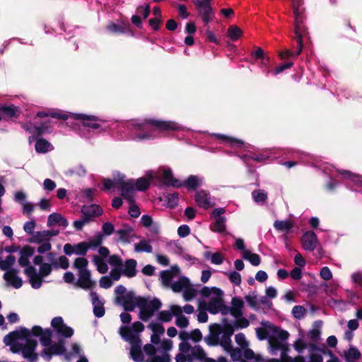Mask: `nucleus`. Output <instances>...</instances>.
<instances>
[{"mask_svg":"<svg viewBox=\"0 0 362 362\" xmlns=\"http://www.w3.org/2000/svg\"><path fill=\"white\" fill-rule=\"evenodd\" d=\"M130 354L132 358L136 362H142L144 361V354L141 347L131 346Z\"/></svg>","mask_w":362,"mask_h":362,"instance_id":"nucleus-39","label":"nucleus"},{"mask_svg":"<svg viewBox=\"0 0 362 362\" xmlns=\"http://www.w3.org/2000/svg\"><path fill=\"white\" fill-rule=\"evenodd\" d=\"M36 116L40 118L51 117L52 118L62 119V120H66L69 118V115L67 114L62 113L60 112L40 111V112H37Z\"/></svg>","mask_w":362,"mask_h":362,"instance_id":"nucleus-25","label":"nucleus"},{"mask_svg":"<svg viewBox=\"0 0 362 362\" xmlns=\"http://www.w3.org/2000/svg\"><path fill=\"white\" fill-rule=\"evenodd\" d=\"M193 4L206 25L213 20L214 11L211 4H204L199 0H193Z\"/></svg>","mask_w":362,"mask_h":362,"instance_id":"nucleus-3","label":"nucleus"},{"mask_svg":"<svg viewBox=\"0 0 362 362\" xmlns=\"http://www.w3.org/2000/svg\"><path fill=\"white\" fill-rule=\"evenodd\" d=\"M52 265L56 269L60 267L63 269H66L69 267V262L66 256L62 255L59 257L58 262H52Z\"/></svg>","mask_w":362,"mask_h":362,"instance_id":"nucleus-49","label":"nucleus"},{"mask_svg":"<svg viewBox=\"0 0 362 362\" xmlns=\"http://www.w3.org/2000/svg\"><path fill=\"white\" fill-rule=\"evenodd\" d=\"M189 286V280L185 276H181L178 281L171 285L173 291L175 293L180 292L182 289Z\"/></svg>","mask_w":362,"mask_h":362,"instance_id":"nucleus-28","label":"nucleus"},{"mask_svg":"<svg viewBox=\"0 0 362 362\" xmlns=\"http://www.w3.org/2000/svg\"><path fill=\"white\" fill-rule=\"evenodd\" d=\"M301 241L305 250L313 251L316 247L317 237L313 231H307L302 236Z\"/></svg>","mask_w":362,"mask_h":362,"instance_id":"nucleus-13","label":"nucleus"},{"mask_svg":"<svg viewBox=\"0 0 362 362\" xmlns=\"http://www.w3.org/2000/svg\"><path fill=\"white\" fill-rule=\"evenodd\" d=\"M73 118L77 120H81L82 124L84 127H90L93 129L100 128V124L98 123L100 119L94 115H87L85 114H74Z\"/></svg>","mask_w":362,"mask_h":362,"instance_id":"nucleus-7","label":"nucleus"},{"mask_svg":"<svg viewBox=\"0 0 362 362\" xmlns=\"http://www.w3.org/2000/svg\"><path fill=\"white\" fill-rule=\"evenodd\" d=\"M90 276V272L88 269L78 271V279L75 283V285L85 290L94 287L95 283L91 280Z\"/></svg>","mask_w":362,"mask_h":362,"instance_id":"nucleus-6","label":"nucleus"},{"mask_svg":"<svg viewBox=\"0 0 362 362\" xmlns=\"http://www.w3.org/2000/svg\"><path fill=\"white\" fill-rule=\"evenodd\" d=\"M134 297L132 293H127L125 296H117L116 301L123 305L126 311H133L135 309Z\"/></svg>","mask_w":362,"mask_h":362,"instance_id":"nucleus-17","label":"nucleus"},{"mask_svg":"<svg viewBox=\"0 0 362 362\" xmlns=\"http://www.w3.org/2000/svg\"><path fill=\"white\" fill-rule=\"evenodd\" d=\"M222 300V297L218 296L216 298L210 299L208 304L204 305L205 309L213 315L218 313L220 311Z\"/></svg>","mask_w":362,"mask_h":362,"instance_id":"nucleus-20","label":"nucleus"},{"mask_svg":"<svg viewBox=\"0 0 362 362\" xmlns=\"http://www.w3.org/2000/svg\"><path fill=\"white\" fill-rule=\"evenodd\" d=\"M134 127L143 132L136 135L135 139L139 141L154 139V132L163 133L180 129L179 124L175 122L156 119H145L142 122L135 123Z\"/></svg>","mask_w":362,"mask_h":362,"instance_id":"nucleus-1","label":"nucleus"},{"mask_svg":"<svg viewBox=\"0 0 362 362\" xmlns=\"http://www.w3.org/2000/svg\"><path fill=\"white\" fill-rule=\"evenodd\" d=\"M57 333L59 335L63 336L66 338H70L74 334V329L65 324L60 329H59Z\"/></svg>","mask_w":362,"mask_h":362,"instance_id":"nucleus-56","label":"nucleus"},{"mask_svg":"<svg viewBox=\"0 0 362 362\" xmlns=\"http://www.w3.org/2000/svg\"><path fill=\"white\" fill-rule=\"evenodd\" d=\"M148 327L150 328L154 334L156 333L157 334L162 335L165 332V328L160 323L151 322Z\"/></svg>","mask_w":362,"mask_h":362,"instance_id":"nucleus-58","label":"nucleus"},{"mask_svg":"<svg viewBox=\"0 0 362 362\" xmlns=\"http://www.w3.org/2000/svg\"><path fill=\"white\" fill-rule=\"evenodd\" d=\"M228 279L231 283L234 284L236 286H239L241 284V275L238 272H231L228 274Z\"/></svg>","mask_w":362,"mask_h":362,"instance_id":"nucleus-62","label":"nucleus"},{"mask_svg":"<svg viewBox=\"0 0 362 362\" xmlns=\"http://www.w3.org/2000/svg\"><path fill=\"white\" fill-rule=\"evenodd\" d=\"M196 295L197 291L194 288H192L190 284L189 286L185 287L183 293V297L186 301H189L192 300L196 296Z\"/></svg>","mask_w":362,"mask_h":362,"instance_id":"nucleus-54","label":"nucleus"},{"mask_svg":"<svg viewBox=\"0 0 362 362\" xmlns=\"http://www.w3.org/2000/svg\"><path fill=\"white\" fill-rule=\"evenodd\" d=\"M18 270L17 269H11L4 274V279L9 283L13 288L18 289L23 285L22 279L17 276Z\"/></svg>","mask_w":362,"mask_h":362,"instance_id":"nucleus-12","label":"nucleus"},{"mask_svg":"<svg viewBox=\"0 0 362 362\" xmlns=\"http://www.w3.org/2000/svg\"><path fill=\"white\" fill-rule=\"evenodd\" d=\"M295 18L294 21V34L293 39L296 40L298 49L292 52L290 49H285L279 52V57L281 60L288 59L291 57H298L302 52L303 47V38L308 35V28L304 23L305 17L298 7H295L293 10Z\"/></svg>","mask_w":362,"mask_h":362,"instance_id":"nucleus-2","label":"nucleus"},{"mask_svg":"<svg viewBox=\"0 0 362 362\" xmlns=\"http://www.w3.org/2000/svg\"><path fill=\"white\" fill-rule=\"evenodd\" d=\"M52 266H53L52 264H49L48 263L42 264L41 266L40 267V271H39L40 275L42 278L46 277L48 275H49L52 270Z\"/></svg>","mask_w":362,"mask_h":362,"instance_id":"nucleus-59","label":"nucleus"},{"mask_svg":"<svg viewBox=\"0 0 362 362\" xmlns=\"http://www.w3.org/2000/svg\"><path fill=\"white\" fill-rule=\"evenodd\" d=\"M202 181L196 175H189L185 181L181 182V187L188 190H195L201 185Z\"/></svg>","mask_w":362,"mask_h":362,"instance_id":"nucleus-21","label":"nucleus"},{"mask_svg":"<svg viewBox=\"0 0 362 362\" xmlns=\"http://www.w3.org/2000/svg\"><path fill=\"white\" fill-rule=\"evenodd\" d=\"M90 297L93 306V313L97 317H102L104 316L105 310L103 306V303L100 300L98 294L95 292L90 293Z\"/></svg>","mask_w":362,"mask_h":362,"instance_id":"nucleus-16","label":"nucleus"},{"mask_svg":"<svg viewBox=\"0 0 362 362\" xmlns=\"http://www.w3.org/2000/svg\"><path fill=\"white\" fill-rule=\"evenodd\" d=\"M0 114L2 119L9 121L18 118L21 114V110L13 104H0Z\"/></svg>","mask_w":362,"mask_h":362,"instance_id":"nucleus-4","label":"nucleus"},{"mask_svg":"<svg viewBox=\"0 0 362 362\" xmlns=\"http://www.w3.org/2000/svg\"><path fill=\"white\" fill-rule=\"evenodd\" d=\"M106 30L113 34H124L128 33L129 35L133 36L134 33L131 28L129 23H123L122 25L116 24L113 22H110L106 25Z\"/></svg>","mask_w":362,"mask_h":362,"instance_id":"nucleus-11","label":"nucleus"},{"mask_svg":"<svg viewBox=\"0 0 362 362\" xmlns=\"http://www.w3.org/2000/svg\"><path fill=\"white\" fill-rule=\"evenodd\" d=\"M136 11L137 13L142 15L143 18L146 19L148 17L151 13L150 4H146L145 6L140 5L137 6Z\"/></svg>","mask_w":362,"mask_h":362,"instance_id":"nucleus-57","label":"nucleus"},{"mask_svg":"<svg viewBox=\"0 0 362 362\" xmlns=\"http://www.w3.org/2000/svg\"><path fill=\"white\" fill-rule=\"evenodd\" d=\"M154 179H157L158 181L160 180V177L154 176L152 172H147L144 177L138 178L134 182L135 189L139 192L146 191L151 185V181Z\"/></svg>","mask_w":362,"mask_h":362,"instance_id":"nucleus-9","label":"nucleus"},{"mask_svg":"<svg viewBox=\"0 0 362 362\" xmlns=\"http://www.w3.org/2000/svg\"><path fill=\"white\" fill-rule=\"evenodd\" d=\"M242 257L243 259L249 261L252 265L258 266L261 263L260 256L257 253H252L250 250H245L243 252Z\"/></svg>","mask_w":362,"mask_h":362,"instance_id":"nucleus-27","label":"nucleus"},{"mask_svg":"<svg viewBox=\"0 0 362 362\" xmlns=\"http://www.w3.org/2000/svg\"><path fill=\"white\" fill-rule=\"evenodd\" d=\"M242 30L237 25H230L228 28L227 35L232 41L238 40L242 35Z\"/></svg>","mask_w":362,"mask_h":362,"instance_id":"nucleus-31","label":"nucleus"},{"mask_svg":"<svg viewBox=\"0 0 362 362\" xmlns=\"http://www.w3.org/2000/svg\"><path fill=\"white\" fill-rule=\"evenodd\" d=\"M103 240V234L101 233H97L92 239H90L86 243L89 245V248L96 247L100 246Z\"/></svg>","mask_w":362,"mask_h":362,"instance_id":"nucleus-48","label":"nucleus"},{"mask_svg":"<svg viewBox=\"0 0 362 362\" xmlns=\"http://www.w3.org/2000/svg\"><path fill=\"white\" fill-rule=\"evenodd\" d=\"M172 318V313L168 310H162L158 313V319L161 322H169Z\"/></svg>","mask_w":362,"mask_h":362,"instance_id":"nucleus-63","label":"nucleus"},{"mask_svg":"<svg viewBox=\"0 0 362 362\" xmlns=\"http://www.w3.org/2000/svg\"><path fill=\"white\" fill-rule=\"evenodd\" d=\"M81 212H85L90 216L91 218L98 217L103 214L102 208L96 204H91L90 206H83L81 210Z\"/></svg>","mask_w":362,"mask_h":362,"instance_id":"nucleus-24","label":"nucleus"},{"mask_svg":"<svg viewBox=\"0 0 362 362\" xmlns=\"http://www.w3.org/2000/svg\"><path fill=\"white\" fill-rule=\"evenodd\" d=\"M147 362H170V357L168 354L165 353L161 356H152Z\"/></svg>","mask_w":362,"mask_h":362,"instance_id":"nucleus-64","label":"nucleus"},{"mask_svg":"<svg viewBox=\"0 0 362 362\" xmlns=\"http://www.w3.org/2000/svg\"><path fill=\"white\" fill-rule=\"evenodd\" d=\"M252 198L257 203L265 202L267 199V194L264 190L255 189L252 192Z\"/></svg>","mask_w":362,"mask_h":362,"instance_id":"nucleus-43","label":"nucleus"},{"mask_svg":"<svg viewBox=\"0 0 362 362\" xmlns=\"http://www.w3.org/2000/svg\"><path fill=\"white\" fill-rule=\"evenodd\" d=\"M86 173L85 167L81 164L69 168L67 171V174H69L70 175H76L81 177L84 176Z\"/></svg>","mask_w":362,"mask_h":362,"instance_id":"nucleus-47","label":"nucleus"},{"mask_svg":"<svg viewBox=\"0 0 362 362\" xmlns=\"http://www.w3.org/2000/svg\"><path fill=\"white\" fill-rule=\"evenodd\" d=\"M262 324L265 327L272 328L271 323L269 321H267L265 322H262ZM272 331L277 339L284 341L287 339L289 337V334L287 331L281 329L276 326L272 327Z\"/></svg>","mask_w":362,"mask_h":362,"instance_id":"nucleus-23","label":"nucleus"},{"mask_svg":"<svg viewBox=\"0 0 362 362\" xmlns=\"http://www.w3.org/2000/svg\"><path fill=\"white\" fill-rule=\"evenodd\" d=\"M192 355L193 357L200 361H204L206 358V353L199 345H197L192 349Z\"/></svg>","mask_w":362,"mask_h":362,"instance_id":"nucleus-46","label":"nucleus"},{"mask_svg":"<svg viewBox=\"0 0 362 362\" xmlns=\"http://www.w3.org/2000/svg\"><path fill=\"white\" fill-rule=\"evenodd\" d=\"M15 262V256L9 255L6 257V259L0 262V269L6 272L12 269L11 267L14 264Z\"/></svg>","mask_w":362,"mask_h":362,"instance_id":"nucleus-37","label":"nucleus"},{"mask_svg":"<svg viewBox=\"0 0 362 362\" xmlns=\"http://www.w3.org/2000/svg\"><path fill=\"white\" fill-rule=\"evenodd\" d=\"M22 355L25 358L29 359L30 362H35L37 359V354L24 346L22 349Z\"/></svg>","mask_w":362,"mask_h":362,"instance_id":"nucleus-50","label":"nucleus"},{"mask_svg":"<svg viewBox=\"0 0 362 362\" xmlns=\"http://www.w3.org/2000/svg\"><path fill=\"white\" fill-rule=\"evenodd\" d=\"M50 144L45 139L40 138L35 142V151L40 153H45L49 151Z\"/></svg>","mask_w":362,"mask_h":362,"instance_id":"nucleus-32","label":"nucleus"},{"mask_svg":"<svg viewBox=\"0 0 362 362\" xmlns=\"http://www.w3.org/2000/svg\"><path fill=\"white\" fill-rule=\"evenodd\" d=\"M51 132V126L47 122H42L39 126H34L33 134L40 136L46 133Z\"/></svg>","mask_w":362,"mask_h":362,"instance_id":"nucleus-29","label":"nucleus"},{"mask_svg":"<svg viewBox=\"0 0 362 362\" xmlns=\"http://www.w3.org/2000/svg\"><path fill=\"white\" fill-rule=\"evenodd\" d=\"M108 262L115 268H122L123 266V261L122 258L117 255H112L110 256Z\"/></svg>","mask_w":362,"mask_h":362,"instance_id":"nucleus-53","label":"nucleus"},{"mask_svg":"<svg viewBox=\"0 0 362 362\" xmlns=\"http://www.w3.org/2000/svg\"><path fill=\"white\" fill-rule=\"evenodd\" d=\"M93 262L97 267V269L100 274H105L108 270V267L104 259L98 255L93 257Z\"/></svg>","mask_w":362,"mask_h":362,"instance_id":"nucleus-34","label":"nucleus"},{"mask_svg":"<svg viewBox=\"0 0 362 362\" xmlns=\"http://www.w3.org/2000/svg\"><path fill=\"white\" fill-rule=\"evenodd\" d=\"M89 249V245L86 242H81L76 245H72L66 243L64 245V252L66 255L71 256L72 254L85 256Z\"/></svg>","mask_w":362,"mask_h":362,"instance_id":"nucleus-5","label":"nucleus"},{"mask_svg":"<svg viewBox=\"0 0 362 362\" xmlns=\"http://www.w3.org/2000/svg\"><path fill=\"white\" fill-rule=\"evenodd\" d=\"M211 293L216 294L218 296H223V291L216 287L209 288L207 286H204L200 291V294L205 298L209 297Z\"/></svg>","mask_w":362,"mask_h":362,"instance_id":"nucleus-40","label":"nucleus"},{"mask_svg":"<svg viewBox=\"0 0 362 362\" xmlns=\"http://www.w3.org/2000/svg\"><path fill=\"white\" fill-rule=\"evenodd\" d=\"M306 313L305 308L302 305H295L292 309L293 317L298 320L302 319Z\"/></svg>","mask_w":362,"mask_h":362,"instance_id":"nucleus-52","label":"nucleus"},{"mask_svg":"<svg viewBox=\"0 0 362 362\" xmlns=\"http://www.w3.org/2000/svg\"><path fill=\"white\" fill-rule=\"evenodd\" d=\"M274 226L277 230L288 232L293 226L290 221H276Z\"/></svg>","mask_w":362,"mask_h":362,"instance_id":"nucleus-38","label":"nucleus"},{"mask_svg":"<svg viewBox=\"0 0 362 362\" xmlns=\"http://www.w3.org/2000/svg\"><path fill=\"white\" fill-rule=\"evenodd\" d=\"M45 230L37 231L33 234V236L30 238L28 241L30 243L40 244L42 242L48 241Z\"/></svg>","mask_w":362,"mask_h":362,"instance_id":"nucleus-30","label":"nucleus"},{"mask_svg":"<svg viewBox=\"0 0 362 362\" xmlns=\"http://www.w3.org/2000/svg\"><path fill=\"white\" fill-rule=\"evenodd\" d=\"M121 196L127 201L129 204L135 203L134 200V180H127L124 185L120 187Z\"/></svg>","mask_w":362,"mask_h":362,"instance_id":"nucleus-10","label":"nucleus"},{"mask_svg":"<svg viewBox=\"0 0 362 362\" xmlns=\"http://www.w3.org/2000/svg\"><path fill=\"white\" fill-rule=\"evenodd\" d=\"M134 250L136 252H145L151 253L153 250V247L147 240H141L139 243L134 245Z\"/></svg>","mask_w":362,"mask_h":362,"instance_id":"nucleus-33","label":"nucleus"},{"mask_svg":"<svg viewBox=\"0 0 362 362\" xmlns=\"http://www.w3.org/2000/svg\"><path fill=\"white\" fill-rule=\"evenodd\" d=\"M226 221V218H218L215 219L214 223L210 225L211 230L218 233H224L226 229V226L225 224Z\"/></svg>","mask_w":362,"mask_h":362,"instance_id":"nucleus-26","label":"nucleus"},{"mask_svg":"<svg viewBox=\"0 0 362 362\" xmlns=\"http://www.w3.org/2000/svg\"><path fill=\"white\" fill-rule=\"evenodd\" d=\"M161 179L163 180L162 183L165 186H170L176 188L181 187V181L174 177L170 168H166L163 170Z\"/></svg>","mask_w":362,"mask_h":362,"instance_id":"nucleus-14","label":"nucleus"},{"mask_svg":"<svg viewBox=\"0 0 362 362\" xmlns=\"http://www.w3.org/2000/svg\"><path fill=\"white\" fill-rule=\"evenodd\" d=\"M49 346L54 355H62L66 351L63 340H59L58 342L54 343L52 345L51 344Z\"/></svg>","mask_w":362,"mask_h":362,"instance_id":"nucleus-42","label":"nucleus"},{"mask_svg":"<svg viewBox=\"0 0 362 362\" xmlns=\"http://www.w3.org/2000/svg\"><path fill=\"white\" fill-rule=\"evenodd\" d=\"M168 206L173 209L177 206L179 202V194L177 192L168 194L165 197Z\"/></svg>","mask_w":362,"mask_h":362,"instance_id":"nucleus-45","label":"nucleus"},{"mask_svg":"<svg viewBox=\"0 0 362 362\" xmlns=\"http://www.w3.org/2000/svg\"><path fill=\"white\" fill-rule=\"evenodd\" d=\"M125 175L124 174H122L119 172L115 173L113 174V182L115 184V185L122 187L125 184L127 181L124 180Z\"/></svg>","mask_w":362,"mask_h":362,"instance_id":"nucleus-61","label":"nucleus"},{"mask_svg":"<svg viewBox=\"0 0 362 362\" xmlns=\"http://www.w3.org/2000/svg\"><path fill=\"white\" fill-rule=\"evenodd\" d=\"M209 195V193L204 190H200L196 193L194 199L199 207L207 209L212 206Z\"/></svg>","mask_w":362,"mask_h":362,"instance_id":"nucleus-18","label":"nucleus"},{"mask_svg":"<svg viewBox=\"0 0 362 362\" xmlns=\"http://www.w3.org/2000/svg\"><path fill=\"white\" fill-rule=\"evenodd\" d=\"M293 66V62L291 61L283 63L282 64L277 66L273 71L274 75H278L283 72L287 69H290Z\"/></svg>","mask_w":362,"mask_h":362,"instance_id":"nucleus-60","label":"nucleus"},{"mask_svg":"<svg viewBox=\"0 0 362 362\" xmlns=\"http://www.w3.org/2000/svg\"><path fill=\"white\" fill-rule=\"evenodd\" d=\"M173 272L171 270H165L160 272V278L164 286H171V281L173 278Z\"/></svg>","mask_w":362,"mask_h":362,"instance_id":"nucleus-44","label":"nucleus"},{"mask_svg":"<svg viewBox=\"0 0 362 362\" xmlns=\"http://www.w3.org/2000/svg\"><path fill=\"white\" fill-rule=\"evenodd\" d=\"M58 224L64 228H66L69 225L68 221L60 214L52 213L49 215L47 218V226H52Z\"/></svg>","mask_w":362,"mask_h":362,"instance_id":"nucleus-19","label":"nucleus"},{"mask_svg":"<svg viewBox=\"0 0 362 362\" xmlns=\"http://www.w3.org/2000/svg\"><path fill=\"white\" fill-rule=\"evenodd\" d=\"M52 332L50 329H45L40 337V341L42 346L48 347L52 344Z\"/></svg>","mask_w":362,"mask_h":362,"instance_id":"nucleus-36","label":"nucleus"},{"mask_svg":"<svg viewBox=\"0 0 362 362\" xmlns=\"http://www.w3.org/2000/svg\"><path fill=\"white\" fill-rule=\"evenodd\" d=\"M119 334L126 341H129L135 333L133 332L132 327L122 326L119 329Z\"/></svg>","mask_w":362,"mask_h":362,"instance_id":"nucleus-51","label":"nucleus"},{"mask_svg":"<svg viewBox=\"0 0 362 362\" xmlns=\"http://www.w3.org/2000/svg\"><path fill=\"white\" fill-rule=\"evenodd\" d=\"M137 262L134 259H126L123 266L122 267V275L128 277H134L137 274L136 270Z\"/></svg>","mask_w":362,"mask_h":362,"instance_id":"nucleus-15","label":"nucleus"},{"mask_svg":"<svg viewBox=\"0 0 362 362\" xmlns=\"http://www.w3.org/2000/svg\"><path fill=\"white\" fill-rule=\"evenodd\" d=\"M24 274L29 278V282L33 288L38 289L41 287L42 277L39 273H37L36 269L33 266H29L25 268Z\"/></svg>","mask_w":362,"mask_h":362,"instance_id":"nucleus-8","label":"nucleus"},{"mask_svg":"<svg viewBox=\"0 0 362 362\" xmlns=\"http://www.w3.org/2000/svg\"><path fill=\"white\" fill-rule=\"evenodd\" d=\"M88 264V261L87 259L84 257H77L75 259L74 262V267L76 269H78V271H81L83 269H87L86 267Z\"/></svg>","mask_w":362,"mask_h":362,"instance_id":"nucleus-55","label":"nucleus"},{"mask_svg":"<svg viewBox=\"0 0 362 362\" xmlns=\"http://www.w3.org/2000/svg\"><path fill=\"white\" fill-rule=\"evenodd\" d=\"M361 352L356 347L351 346L347 352H345V357L347 362L351 360H357L361 358Z\"/></svg>","mask_w":362,"mask_h":362,"instance_id":"nucleus-41","label":"nucleus"},{"mask_svg":"<svg viewBox=\"0 0 362 362\" xmlns=\"http://www.w3.org/2000/svg\"><path fill=\"white\" fill-rule=\"evenodd\" d=\"M161 301L158 298H155L153 300L148 301L144 308L146 310H148L153 315L154 313L161 308Z\"/></svg>","mask_w":362,"mask_h":362,"instance_id":"nucleus-35","label":"nucleus"},{"mask_svg":"<svg viewBox=\"0 0 362 362\" xmlns=\"http://www.w3.org/2000/svg\"><path fill=\"white\" fill-rule=\"evenodd\" d=\"M117 233L119 236V240L125 243H130L132 241L131 238L134 236V229L130 226L118 230Z\"/></svg>","mask_w":362,"mask_h":362,"instance_id":"nucleus-22","label":"nucleus"}]
</instances>
